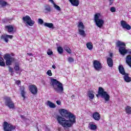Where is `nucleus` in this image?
Masks as SVG:
<instances>
[{"label": "nucleus", "mask_w": 131, "mask_h": 131, "mask_svg": "<svg viewBox=\"0 0 131 131\" xmlns=\"http://www.w3.org/2000/svg\"><path fill=\"white\" fill-rule=\"evenodd\" d=\"M21 118H24L25 116L24 115H20Z\"/></svg>", "instance_id": "obj_52"}, {"label": "nucleus", "mask_w": 131, "mask_h": 131, "mask_svg": "<svg viewBox=\"0 0 131 131\" xmlns=\"http://www.w3.org/2000/svg\"><path fill=\"white\" fill-rule=\"evenodd\" d=\"M5 29L7 30V32H8V33H15L17 30L16 28H14V26L11 25L6 26Z\"/></svg>", "instance_id": "obj_14"}, {"label": "nucleus", "mask_w": 131, "mask_h": 131, "mask_svg": "<svg viewBox=\"0 0 131 131\" xmlns=\"http://www.w3.org/2000/svg\"><path fill=\"white\" fill-rule=\"evenodd\" d=\"M54 7L57 11H61V8L59 6L57 5L54 3Z\"/></svg>", "instance_id": "obj_35"}, {"label": "nucleus", "mask_w": 131, "mask_h": 131, "mask_svg": "<svg viewBox=\"0 0 131 131\" xmlns=\"http://www.w3.org/2000/svg\"><path fill=\"white\" fill-rule=\"evenodd\" d=\"M45 11H46V13H50L51 11H52V8H51V6L50 5H46L45 6Z\"/></svg>", "instance_id": "obj_30"}, {"label": "nucleus", "mask_w": 131, "mask_h": 131, "mask_svg": "<svg viewBox=\"0 0 131 131\" xmlns=\"http://www.w3.org/2000/svg\"><path fill=\"white\" fill-rule=\"evenodd\" d=\"M111 12L112 13H115L116 12V9L114 7H112L110 9Z\"/></svg>", "instance_id": "obj_36"}, {"label": "nucleus", "mask_w": 131, "mask_h": 131, "mask_svg": "<svg viewBox=\"0 0 131 131\" xmlns=\"http://www.w3.org/2000/svg\"><path fill=\"white\" fill-rule=\"evenodd\" d=\"M89 128L91 130H96L97 128H98V126L97 125H95L93 123H89Z\"/></svg>", "instance_id": "obj_23"}, {"label": "nucleus", "mask_w": 131, "mask_h": 131, "mask_svg": "<svg viewBox=\"0 0 131 131\" xmlns=\"http://www.w3.org/2000/svg\"><path fill=\"white\" fill-rule=\"evenodd\" d=\"M23 21H24V22H26L27 24L31 27L33 26L34 23H35V21L31 19V17H30L29 15H26L25 16L23 17Z\"/></svg>", "instance_id": "obj_11"}, {"label": "nucleus", "mask_w": 131, "mask_h": 131, "mask_svg": "<svg viewBox=\"0 0 131 131\" xmlns=\"http://www.w3.org/2000/svg\"><path fill=\"white\" fill-rule=\"evenodd\" d=\"M0 66L2 67H5L6 66V62H5V59L1 56L0 54Z\"/></svg>", "instance_id": "obj_26"}, {"label": "nucleus", "mask_w": 131, "mask_h": 131, "mask_svg": "<svg viewBox=\"0 0 131 131\" xmlns=\"http://www.w3.org/2000/svg\"><path fill=\"white\" fill-rule=\"evenodd\" d=\"M92 118L96 121H99L101 119V114L99 112H94L92 114Z\"/></svg>", "instance_id": "obj_15"}, {"label": "nucleus", "mask_w": 131, "mask_h": 131, "mask_svg": "<svg viewBox=\"0 0 131 131\" xmlns=\"http://www.w3.org/2000/svg\"><path fill=\"white\" fill-rule=\"evenodd\" d=\"M106 62L108 67H113V59H112V58L107 57Z\"/></svg>", "instance_id": "obj_18"}, {"label": "nucleus", "mask_w": 131, "mask_h": 131, "mask_svg": "<svg viewBox=\"0 0 131 131\" xmlns=\"http://www.w3.org/2000/svg\"><path fill=\"white\" fill-rule=\"evenodd\" d=\"M20 95L21 97H23V100H25L26 99V97L25 95H26V92L25 91V86L24 85L21 86L20 87Z\"/></svg>", "instance_id": "obj_16"}, {"label": "nucleus", "mask_w": 131, "mask_h": 131, "mask_svg": "<svg viewBox=\"0 0 131 131\" xmlns=\"http://www.w3.org/2000/svg\"><path fill=\"white\" fill-rule=\"evenodd\" d=\"M119 71L120 74H122V75H124L126 73H125V71H124V68H123V66L122 65H119Z\"/></svg>", "instance_id": "obj_20"}, {"label": "nucleus", "mask_w": 131, "mask_h": 131, "mask_svg": "<svg viewBox=\"0 0 131 131\" xmlns=\"http://www.w3.org/2000/svg\"><path fill=\"white\" fill-rule=\"evenodd\" d=\"M77 27L78 28L79 34L81 35V36H83V37H85V36H86V34L84 30L85 27L83 23L82 22H79Z\"/></svg>", "instance_id": "obj_7"}, {"label": "nucleus", "mask_w": 131, "mask_h": 131, "mask_svg": "<svg viewBox=\"0 0 131 131\" xmlns=\"http://www.w3.org/2000/svg\"><path fill=\"white\" fill-rule=\"evenodd\" d=\"M0 33H1V31H0Z\"/></svg>", "instance_id": "obj_55"}, {"label": "nucleus", "mask_w": 131, "mask_h": 131, "mask_svg": "<svg viewBox=\"0 0 131 131\" xmlns=\"http://www.w3.org/2000/svg\"><path fill=\"white\" fill-rule=\"evenodd\" d=\"M93 67L96 71L99 72L103 68V65H102L101 61L98 60H94L93 61Z\"/></svg>", "instance_id": "obj_10"}, {"label": "nucleus", "mask_w": 131, "mask_h": 131, "mask_svg": "<svg viewBox=\"0 0 131 131\" xmlns=\"http://www.w3.org/2000/svg\"><path fill=\"white\" fill-rule=\"evenodd\" d=\"M51 85L54 90L59 94H63L64 88L63 84L56 79H51Z\"/></svg>", "instance_id": "obj_2"}, {"label": "nucleus", "mask_w": 131, "mask_h": 131, "mask_svg": "<svg viewBox=\"0 0 131 131\" xmlns=\"http://www.w3.org/2000/svg\"><path fill=\"white\" fill-rule=\"evenodd\" d=\"M61 116L57 115L56 119L59 124L63 127H71L74 123H76V117L71 112L65 109H61L59 111Z\"/></svg>", "instance_id": "obj_1"}, {"label": "nucleus", "mask_w": 131, "mask_h": 131, "mask_svg": "<svg viewBox=\"0 0 131 131\" xmlns=\"http://www.w3.org/2000/svg\"><path fill=\"white\" fill-rule=\"evenodd\" d=\"M127 53L129 54V55H131V50L130 49H128L127 50Z\"/></svg>", "instance_id": "obj_46"}, {"label": "nucleus", "mask_w": 131, "mask_h": 131, "mask_svg": "<svg viewBox=\"0 0 131 131\" xmlns=\"http://www.w3.org/2000/svg\"><path fill=\"white\" fill-rule=\"evenodd\" d=\"M3 126L4 131H13L16 129V126L13 125L12 124L6 121L4 122Z\"/></svg>", "instance_id": "obj_8"}, {"label": "nucleus", "mask_w": 131, "mask_h": 131, "mask_svg": "<svg viewBox=\"0 0 131 131\" xmlns=\"http://www.w3.org/2000/svg\"><path fill=\"white\" fill-rule=\"evenodd\" d=\"M52 68H53V69H56V66L55 64H53Z\"/></svg>", "instance_id": "obj_48"}, {"label": "nucleus", "mask_w": 131, "mask_h": 131, "mask_svg": "<svg viewBox=\"0 0 131 131\" xmlns=\"http://www.w3.org/2000/svg\"><path fill=\"white\" fill-rule=\"evenodd\" d=\"M126 63L129 67H131V55H128L126 57Z\"/></svg>", "instance_id": "obj_22"}, {"label": "nucleus", "mask_w": 131, "mask_h": 131, "mask_svg": "<svg viewBox=\"0 0 131 131\" xmlns=\"http://www.w3.org/2000/svg\"><path fill=\"white\" fill-rule=\"evenodd\" d=\"M9 67V72H11V73H14V71H13V68H11V67Z\"/></svg>", "instance_id": "obj_41"}, {"label": "nucleus", "mask_w": 131, "mask_h": 131, "mask_svg": "<svg viewBox=\"0 0 131 131\" xmlns=\"http://www.w3.org/2000/svg\"><path fill=\"white\" fill-rule=\"evenodd\" d=\"M57 51L58 52L59 54H63V52H64V50H63V48H62V47H58L57 48Z\"/></svg>", "instance_id": "obj_33"}, {"label": "nucleus", "mask_w": 131, "mask_h": 131, "mask_svg": "<svg viewBox=\"0 0 131 131\" xmlns=\"http://www.w3.org/2000/svg\"><path fill=\"white\" fill-rule=\"evenodd\" d=\"M123 78L124 80H125V81L126 82H130L131 81V77H129V75L128 74V73H126L125 74L123 75Z\"/></svg>", "instance_id": "obj_19"}, {"label": "nucleus", "mask_w": 131, "mask_h": 131, "mask_svg": "<svg viewBox=\"0 0 131 131\" xmlns=\"http://www.w3.org/2000/svg\"><path fill=\"white\" fill-rule=\"evenodd\" d=\"M38 22L41 25H42V24H43V20H42V19L41 18L38 19Z\"/></svg>", "instance_id": "obj_40"}, {"label": "nucleus", "mask_w": 131, "mask_h": 131, "mask_svg": "<svg viewBox=\"0 0 131 131\" xmlns=\"http://www.w3.org/2000/svg\"><path fill=\"white\" fill-rule=\"evenodd\" d=\"M71 98H72V99H73V98H75V95H73L71 96Z\"/></svg>", "instance_id": "obj_50"}, {"label": "nucleus", "mask_w": 131, "mask_h": 131, "mask_svg": "<svg viewBox=\"0 0 131 131\" xmlns=\"http://www.w3.org/2000/svg\"><path fill=\"white\" fill-rule=\"evenodd\" d=\"M116 45L118 48H119V52L121 55L124 56L127 54V50L125 47L126 46L125 43L118 40L116 42Z\"/></svg>", "instance_id": "obj_5"}, {"label": "nucleus", "mask_w": 131, "mask_h": 131, "mask_svg": "<svg viewBox=\"0 0 131 131\" xmlns=\"http://www.w3.org/2000/svg\"><path fill=\"white\" fill-rule=\"evenodd\" d=\"M48 104L50 108H55L56 107V105H55L54 103H53V102H51L50 101H48Z\"/></svg>", "instance_id": "obj_32"}, {"label": "nucleus", "mask_w": 131, "mask_h": 131, "mask_svg": "<svg viewBox=\"0 0 131 131\" xmlns=\"http://www.w3.org/2000/svg\"><path fill=\"white\" fill-rule=\"evenodd\" d=\"M110 56L111 58H112V57H113V53H110Z\"/></svg>", "instance_id": "obj_49"}, {"label": "nucleus", "mask_w": 131, "mask_h": 131, "mask_svg": "<svg viewBox=\"0 0 131 131\" xmlns=\"http://www.w3.org/2000/svg\"><path fill=\"white\" fill-rule=\"evenodd\" d=\"M14 69L15 71H19L20 70V66L19 63H16L14 67Z\"/></svg>", "instance_id": "obj_31"}, {"label": "nucleus", "mask_w": 131, "mask_h": 131, "mask_svg": "<svg viewBox=\"0 0 131 131\" xmlns=\"http://www.w3.org/2000/svg\"><path fill=\"white\" fill-rule=\"evenodd\" d=\"M100 16L101 14L100 13H97L94 15V22L96 23V26L99 28H102L103 25H104V20L102 19H100Z\"/></svg>", "instance_id": "obj_6"}, {"label": "nucleus", "mask_w": 131, "mask_h": 131, "mask_svg": "<svg viewBox=\"0 0 131 131\" xmlns=\"http://www.w3.org/2000/svg\"><path fill=\"white\" fill-rule=\"evenodd\" d=\"M44 26L45 27H48V28H51L52 29H54V28H55L54 27V24H53L52 23H45L44 24Z\"/></svg>", "instance_id": "obj_24"}, {"label": "nucleus", "mask_w": 131, "mask_h": 131, "mask_svg": "<svg viewBox=\"0 0 131 131\" xmlns=\"http://www.w3.org/2000/svg\"><path fill=\"white\" fill-rule=\"evenodd\" d=\"M29 90L32 95L37 94V87L34 84H31L29 86Z\"/></svg>", "instance_id": "obj_12"}, {"label": "nucleus", "mask_w": 131, "mask_h": 131, "mask_svg": "<svg viewBox=\"0 0 131 131\" xmlns=\"http://www.w3.org/2000/svg\"><path fill=\"white\" fill-rule=\"evenodd\" d=\"M0 6L2 7H6V6H8V3L4 0H0Z\"/></svg>", "instance_id": "obj_29"}, {"label": "nucleus", "mask_w": 131, "mask_h": 131, "mask_svg": "<svg viewBox=\"0 0 131 131\" xmlns=\"http://www.w3.org/2000/svg\"><path fill=\"white\" fill-rule=\"evenodd\" d=\"M72 6H74L75 7L78 6L79 5V0H69Z\"/></svg>", "instance_id": "obj_21"}, {"label": "nucleus", "mask_w": 131, "mask_h": 131, "mask_svg": "<svg viewBox=\"0 0 131 131\" xmlns=\"http://www.w3.org/2000/svg\"><path fill=\"white\" fill-rule=\"evenodd\" d=\"M120 24L123 29H126L127 30H130V26L126 23L125 20H121Z\"/></svg>", "instance_id": "obj_13"}, {"label": "nucleus", "mask_w": 131, "mask_h": 131, "mask_svg": "<svg viewBox=\"0 0 131 131\" xmlns=\"http://www.w3.org/2000/svg\"><path fill=\"white\" fill-rule=\"evenodd\" d=\"M0 21H1V16H0Z\"/></svg>", "instance_id": "obj_54"}, {"label": "nucleus", "mask_w": 131, "mask_h": 131, "mask_svg": "<svg viewBox=\"0 0 131 131\" xmlns=\"http://www.w3.org/2000/svg\"><path fill=\"white\" fill-rule=\"evenodd\" d=\"M15 83L17 85H20V84H21V81H20L19 80H18L16 81Z\"/></svg>", "instance_id": "obj_42"}, {"label": "nucleus", "mask_w": 131, "mask_h": 131, "mask_svg": "<svg viewBox=\"0 0 131 131\" xmlns=\"http://www.w3.org/2000/svg\"><path fill=\"white\" fill-rule=\"evenodd\" d=\"M47 54H48V55L49 56H51V55H53V51H52L51 50V49H48V52H47Z\"/></svg>", "instance_id": "obj_39"}, {"label": "nucleus", "mask_w": 131, "mask_h": 131, "mask_svg": "<svg viewBox=\"0 0 131 131\" xmlns=\"http://www.w3.org/2000/svg\"><path fill=\"white\" fill-rule=\"evenodd\" d=\"M125 112L127 114L129 115L131 114V107L130 106H127L125 108Z\"/></svg>", "instance_id": "obj_27"}, {"label": "nucleus", "mask_w": 131, "mask_h": 131, "mask_svg": "<svg viewBox=\"0 0 131 131\" xmlns=\"http://www.w3.org/2000/svg\"><path fill=\"white\" fill-rule=\"evenodd\" d=\"M99 96H101V98H103L105 103L110 100V95L107 92L104 91V89L102 87H99L98 94L96 95L97 98Z\"/></svg>", "instance_id": "obj_3"}, {"label": "nucleus", "mask_w": 131, "mask_h": 131, "mask_svg": "<svg viewBox=\"0 0 131 131\" xmlns=\"http://www.w3.org/2000/svg\"><path fill=\"white\" fill-rule=\"evenodd\" d=\"M11 75H13V73H11Z\"/></svg>", "instance_id": "obj_53"}, {"label": "nucleus", "mask_w": 131, "mask_h": 131, "mask_svg": "<svg viewBox=\"0 0 131 131\" xmlns=\"http://www.w3.org/2000/svg\"><path fill=\"white\" fill-rule=\"evenodd\" d=\"M7 39L8 38H10V39H12V38H13V35H7Z\"/></svg>", "instance_id": "obj_43"}, {"label": "nucleus", "mask_w": 131, "mask_h": 131, "mask_svg": "<svg viewBox=\"0 0 131 131\" xmlns=\"http://www.w3.org/2000/svg\"><path fill=\"white\" fill-rule=\"evenodd\" d=\"M64 50L66 51V52H67L68 53V54H71V49H70V48L66 46L64 48Z\"/></svg>", "instance_id": "obj_34"}, {"label": "nucleus", "mask_w": 131, "mask_h": 131, "mask_svg": "<svg viewBox=\"0 0 131 131\" xmlns=\"http://www.w3.org/2000/svg\"><path fill=\"white\" fill-rule=\"evenodd\" d=\"M95 92L93 90H89L87 93V96L90 100H93L95 98Z\"/></svg>", "instance_id": "obj_17"}, {"label": "nucleus", "mask_w": 131, "mask_h": 131, "mask_svg": "<svg viewBox=\"0 0 131 131\" xmlns=\"http://www.w3.org/2000/svg\"><path fill=\"white\" fill-rule=\"evenodd\" d=\"M68 61L69 63H72V62H74V59L72 57H69L68 58Z\"/></svg>", "instance_id": "obj_37"}, {"label": "nucleus", "mask_w": 131, "mask_h": 131, "mask_svg": "<svg viewBox=\"0 0 131 131\" xmlns=\"http://www.w3.org/2000/svg\"><path fill=\"white\" fill-rule=\"evenodd\" d=\"M47 75H49V76H52V75H53V73H52V71L51 70H49L47 71Z\"/></svg>", "instance_id": "obj_38"}, {"label": "nucleus", "mask_w": 131, "mask_h": 131, "mask_svg": "<svg viewBox=\"0 0 131 131\" xmlns=\"http://www.w3.org/2000/svg\"><path fill=\"white\" fill-rule=\"evenodd\" d=\"M4 99L5 100V104L6 106L8 107L9 109H15V103L12 100L11 97H6Z\"/></svg>", "instance_id": "obj_9"}, {"label": "nucleus", "mask_w": 131, "mask_h": 131, "mask_svg": "<svg viewBox=\"0 0 131 131\" xmlns=\"http://www.w3.org/2000/svg\"><path fill=\"white\" fill-rule=\"evenodd\" d=\"M27 55H28V56H32V53H27Z\"/></svg>", "instance_id": "obj_51"}, {"label": "nucleus", "mask_w": 131, "mask_h": 131, "mask_svg": "<svg viewBox=\"0 0 131 131\" xmlns=\"http://www.w3.org/2000/svg\"><path fill=\"white\" fill-rule=\"evenodd\" d=\"M86 46L88 50H90V51H91V50H93V43H92V42H89L87 43L86 44Z\"/></svg>", "instance_id": "obj_28"}, {"label": "nucleus", "mask_w": 131, "mask_h": 131, "mask_svg": "<svg viewBox=\"0 0 131 131\" xmlns=\"http://www.w3.org/2000/svg\"><path fill=\"white\" fill-rule=\"evenodd\" d=\"M14 56L15 54L13 53H11V54L6 53L3 56V58L5 60V63L7 66H11V65L15 62L16 59L13 57Z\"/></svg>", "instance_id": "obj_4"}, {"label": "nucleus", "mask_w": 131, "mask_h": 131, "mask_svg": "<svg viewBox=\"0 0 131 131\" xmlns=\"http://www.w3.org/2000/svg\"><path fill=\"white\" fill-rule=\"evenodd\" d=\"M49 2H51L52 4L53 5L55 4V2H54V0H49Z\"/></svg>", "instance_id": "obj_47"}, {"label": "nucleus", "mask_w": 131, "mask_h": 131, "mask_svg": "<svg viewBox=\"0 0 131 131\" xmlns=\"http://www.w3.org/2000/svg\"><path fill=\"white\" fill-rule=\"evenodd\" d=\"M114 2V0H109L110 6H112V4H113Z\"/></svg>", "instance_id": "obj_44"}, {"label": "nucleus", "mask_w": 131, "mask_h": 131, "mask_svg": "<svg viewBox=\"0 0 131 131\" xmlns=\"http://www.w3.org/2000/svg\"><path fill=\"white\" fill-rule=\"evenodd\" d=\"M56 104H57V105H61V101L60 100H57L56 101Z\"/></svg>", "instance_id": "obj_45"}, {"label": "nucleus", "mask_w": 131, "mask_h": 131, "mask_svg": "<svg viewBox=\"0 0 131 131\" xmlns=\"http://www.w3.org/2000/svg\"><path fill=\"white\" fill-rule=\"evenodd\" d=\"M0 40H4V41H5V42H6L7 43H8V42H9V39H8V38L7 37V35H1L0 37Z\"/></svg>", "instance_id": "obj_25"}]
</instances>
